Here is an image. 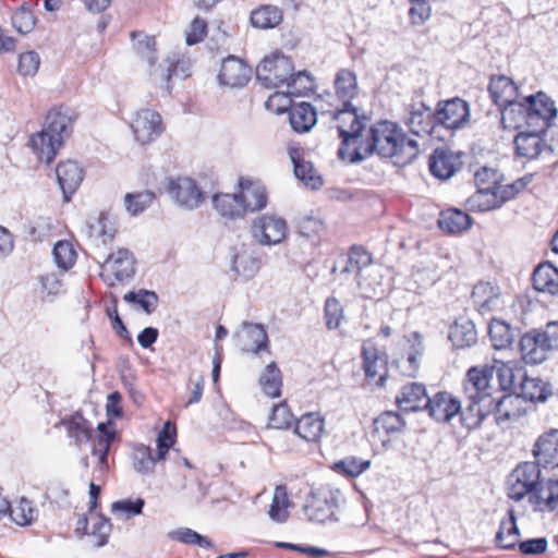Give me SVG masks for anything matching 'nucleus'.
<instances>
[{
	"instance_id": "obj_1",
	"label": "nucleus",
	"mask_w": 558,
	"mask_h": 558,
	"mask_svg": "<svg viewBox=\"0 0 558 558\" xmlns=\"http://www.w3.org/2000/svg\"><path fill=\"white\" fill-rule=\"evenodd\" d=\"M389 158L396 166L411 163L420 154L418 143L409 137L395 122L381 120L373 124L365 138L352 148L350 163H357L372 155Z\"/></svg>"
},
{
	"instance_id": "obj_2",
	"label": "nucleus",
	"mask_w": 558,
	"mask_h": 558,
	"mask_svg": "<svg viewBox=\"0 0 558 558\" xmlns=\"http://www.w3.org/2000/svg\"><path fill=\"white\" fill-rule=\"evenodd\" d=\"M76 119V113L63 106L47 113L43 130L33 134L29 141L40 161L50 165L54 160L64 141L71 136Z\"/></svg>"
},
{
	"instance_id": "obj_3",
	"label": "nucleus",
	"mask_w": 558,
	"mask_h": 558,
	"mask_svg": "<svg viewBox=\"0 0 558 558\" xmlns=\"http://www.w3.org/2000/svg\"><path fill=\"white\" fill-rule=\"evenodd\" d=\"M331 118L338 122L337 130L341 144L337 155L340 160L350 162V153L362 138V132L366 128L367 117L359 113V109L352 104L350 106H335L329 110Z\"/></svg>"
},
{
	"instance_id": "obj_4",
	"label": "nucleus",
	"mask_w": 558,
	"mask_h": 558,
	"mask_svg": "<svg viewBox=\"0 0 558 558\" xmlns=\"http://www.w3.org/2000/svg\"><path fill=\"white\" fill-rule=\"evenodd\" d=\"M518 112L529 129L547 131L557 114L555 101L544 92L529 95L515 105Z\"/></svg>"
},
{
	"instance_id": "obj_5",
	"label": "nucleus",
	"mask_w": 558,
	"mask_h": 558,
	"mask_svg": "<svg viewBox=\"0 0 558 558\" xmlns=\"http://www.w3.org/2000/svg\"><path fill=\"white\" fill-rule=\"evenodd\" d=\"M338 495L339 490L328 487L311 492L303 506L304 515L308 521L319 524L338 521L336 517L339 508Z\"/></svg>"
},
{
	"instance_id": "obj_6",
	"label": "nucleus",
	"mask_w": 558,
	"mask_h": 558,
	"mask_svg": "<svg viewBox=\"0 0 558 558\" xmlns=\"http://www.w3.org/2000/svg\"><path fill=\"white\" fill-rule=\"evenodd\" d=\"M294 65L289 57L280 53H274L266 57L256 66V78L266 88H278L287 85L292 76Z\"/></svg>"
},
{
	"instance_id": "obj_7",
	"label": "nucleus",
	"mask_w": 558,
	"mask_h": 558,
	"mask_svg": "<svg viewBox=\"0 0 558 558\" xmlns=\"http://www.w3.org/2000/svg\"><path fill=\"white\" fill-rule=\"evenodd\" d=\"M463 391L466 399H477L484 402H493V398L499 392L494 387V367H471L463 381Z\"/></svg>"
},
{
	"instance_id": "obj_8",
	"label": "nucleus",
	"mask_w": 558,
	"mask_h": 558,
	"mask_svg": "<svg viewBox=\"0 0 558 558\" xmlns=\"http://www.w3.org/2000/svg\"><path fill=\"white\" fill-rule=\"evenodd\" d=\"M488 93L493 102L499 108L500 124L507 129L506 114L515 112L518 86L506 75H494L489 81Z\"/></svg>"
},
{
	"instance_id": "obj_9",
	"label": "nucleus",
	"mask_w": 558,
	"mask_h": 558,
	"mask_svg": "<svg viewBox=\"0 0 558 558\" xmlns=\"http://www.w3.org/2000/svg\"><path fill=\"white\" fill-rule=\"evenodd\" d=\"M434 119L437 126L452 131L462 129L470 121L469 104L459 97L440 100L434 111Z\"/></svg>"
},
{
	"instance_id": "obj_10",
	"label": "nucleus",
	"mask_w": 558,
	"mask_h": 558,
	"mask_svg": "<svg viewBox=\"0 0 558 558\" xmlns=\"http://www.w3.org/2000/svg\"><path fill=\"white\" fill-rule=\"evenodd\" d=\"M539 465L535 462H522L510 474L508 497L515 501L522 500L541 483Z\"/></svg>"
},
{
	"instance_id": "obj_11",
	"label": "nucleus",
	"mask_w": 558,
	"mask_h": 558,
	"mask_svg": "<svg viewBox=\"0 0 558 558\" xmlns=\"http://www.w3.org/2000/svg\"><path fill=\"white\" fill-rule=\"evenodd\" d=\"M519 349L526 364H539L553 350V341L546 331L532 329L520 338Z\"/></svg>"
},
{
	"instance_id": "obj_12",
	"label": "nucleus",
	"mask_w": 558,
	"mask_h": 558,
	"mask_svg": "<svg viewBox=\"0 0 558 558\" xmlns=\"http://www.w3.org/2000/svg\"><path fill=\"white\" fill-rule=\"evenodd\" d=\"M252 234L262 245L278 244L286 238L287 222L280 217L264 215L254 220Z\"/></svg>"
},
{
	"instance_id": "obj_13",
	"label": "nucleus",
	"mask_w": 558,
	"mask_h": 558,
	"mask_svg": "<svg viewBox=\"0 0 558 558\" xmlns=\"http://www.w3.org/2000/svg\"><path fill=\"white\" fill-rule=\"evenodd\" d=\"M432 418L438 423H448L461 411V401L448 391H438L424 403Z\"/></svg>"
},
{
	"instance_id": "obj_14",
	"label": "nucleus",
	"mask_w": 558,
	"mask_h": 558,
	"mask_svg": "<svg viewBox=\"0 0 558 558\" xmlns=\"http://www.w3.org/2000/svg\"><path fill=\"white\" fill-rule=\"evenodd\" d=\"M546 131L529 129V131L520 132L514 137L515 154L519 157L534 159L543 154L551 155L554 148L545 144L543 135Z\"/></svg>"
},
{
	"instance_id": "obj_15",
	"label": "nucleus",
	"mask_w": 558,
	"mask_h": 558,
	"mask_svg": "<svg viewBox=\"0 0 558 558\" xmlns=\"http://www.w3.org/2000/svg\"><path fill=\"white\" fill-rule=\"evenodd\" d=\"M361 356L366 378L378 377L376 385L383 387L388 376L387 355L380 353L373 342L367 341L362 345Z\"/></svg>"
},
{
	"instance_id": "obj_16",
	"label": "nucleus",
	"mask_w": 558,
	"mask_h": 558,
	"mask_svg": "<svg viewBox=\"0 0 558 558\" xmlns=\"http://www.w3.org/2000/svg\"><path fill=\"white\" fill-rule=\"evenodd\" d=\"M131 128L136 141L142 144H148L158 137L161 132V117L158 112L143 109L137 112Z\"/></svg>"
},
{
	"instance_id": "obj_17",
	"label": "nucleus",
	"mask_w": 558,
	"mask_h": 558,
	"mask_svg": "<svg viewBox=\"0 0 558 558\" xmlns=\"http://www.w3.org/2000/svg\"><path fill=\"white\" fill-rule=\"evenodd\" d=\"M252 77V69L242 59L229 56L222 60L218 74L220 84L230 87H243Z\"/></svg>"
},
{
	"instance_id": "obj_18",
	"label": "nucleus",
	"mask_w": 558,
	"mask_h": 558,
	"mask_svg": "<svg viewBox=\"0 0 558 558\" xmlns=\"http://www.w3.org/2000/svg\"><path fill=\"white\" fill-rule=\"evenodd\" d=\"M404 123L414 135H430L437 128L434 111L422 101L408 107Z\"/></svg>"
},
{
	"instance_id": "obj_19",
	"label": "nucleus",
	"mask_w": 558,
	"mask_h": 558,
	"mask_svg": "<svg viewBox=\"0 0 558 558\" xmlns=\"http://www.w3.org/2000/svg\"><path fill=\"white\" fill-rule=\"evenodd\" d=\"M371 262V255L362 246L353 245L345 256H341L335 262L331 274H338L344 279H348L349 276L357 277Z\"/></svg>"
},
{
	"instance_id": "obj_20",
	"label": "nucleus",
	"mask_w": 558,
	"mask_h": 558,
	"mask_svg": "<svg viewBox=\"0 0 558 558\" xmlns=\"http://www.w3.org/2000/svg\"><path fill=\"white\" fill-rule=\"evenodd\" d=\"M535 463L544 469L558 466V429L542 434L534 444Z\"/></svg>"
},
{
	"instance_id": "obj_21",
	"label": "nucleus",
	"mask_w": 558,
	"mask_h": 558,
	"mask_svg": "<svg viewBox=\"0 0 558 558\" xmlns=\"http://www.w3.org/2000/svg\"><path fill=\"white\" fill-rule=\"evenodd\" d=\"M169 192L180 206L197 208L204 201V194L191 178H179L170 182Z\"/></svg>"
},
{
	"instance_id": "obj_22",
	"label": "nucleus",
	"mask_w": 558,
	"mask_h": 558,
	"mask_svg": "<svg viewBox=\"0 0 558 558\" xmlns=\"http://www.w3.org/2000/svg\"><path fill=\"white\" fill-rule=\"evenodd\" d=\"M289 157L293 163V171L305 186L312 190H318L323 185V179L315 170L313 163L304 158V150L301 147L290 146L288 149Z\"/></svg>"
},
{
	"instance_id": "obj_23",
	"label": "nucleus",
	"mask_w": 558,
	"mask_h": 558,
	"mask_svg": "<svg viewBox=\"0 0 558 558\" xmlns=\"http://www.w3.org/2000/svg\"><path fill=\"white\" fill-rule=\"evenodd\" d=\"M56 174L63 198L69 202L84 179V170L76 161L66 160L57 166Z\"/></svg>"
},
{
	"instance_id": "obj_24",
	"label": "nucleus",
	"mask_w": 558,
	"mask_h": 558,
	"mask_svg": "<svg viewBox=\"0 0 558 558\" xmlns=\"http://www.w3.org/2000/svg\"><path fill=\"white\" fill-rule=\"evenodd\" d=\"M430 173L441 180L451 178L462 166L460 156L449 149L437 148L429 157Z\"/></svg>"
},
{
	"instance_id": "obj_25",
	"label": "nucleus",
	"mask_w": 558,
	"mask_h": 558,
	"mask_svg": "<svg viewBox=\"0 0 558 558\" xmlns=\"http://www.w3.org/2000/svg\"><path fill=\"white\" fill-rule=\"evenodd\" d=\"M238 338L243 352L258 354L269 349L268 335L263 325L244 322Z\"/></svg>"
},
{
	"instance_id": "obj_26",
	"label": "nucleus",
	"mask_w": 558,
	"mask_h": 558,
	"mask_svg": "<svg viewBox=\"0 0 558 558\" xmlns=\"http://www.w3.org/2000/svg\"><path fill=\"white\" fill-rule=\"evenodd\" d=\"M239 196L241 203L245 207V214L247 211H257L262 210L267 205V193L266 189L257 183L253 182L250 179H245L240 177L239 179Z\"/></svg>"
},
{
	"instance_id": "obj_27",
	"label": "nucleus",
	"mask_w": 558,
	"mask_h": 558,
	"mask_svg": "<svg viewBox=\"0 0 558 558\" xmlns=\"http://www.w3.org/2000/svg\"><path fill=\"white\" fill-rule=\"evenodd\" d=\"M428 398L425 385L410 383L401 388L396 397V403L404 412H416L424 410V403Z\"/></svg>"
},
{
	"instance_id": "obj_28",
	"label": "nucleus",
	"mask_w": 558,
	"mask_h": 558,
	"mask_svg": "<svg viewBox=\"0 0 558 558\" xmlns=\"http://www.w3.org/2000/svg\"><path fill=\"white\" fill-rule=\"evenodd\" d=\"M519 399L515 395L494 396L493 402H489L490 414L495 415L498 425L514 421L521 416V410L518 405Z\"/></svg>"
},
{
	"instance_id": "obj_29",
	"label": "nucleus",
	"mask_w": 558,
	"mask_h": 558,
	"mask_svg": "<svg viewBox=\"0 0 558 558\" xmlns=\"http://www.w3.org/2000/svg\"><path fill=\"white\" fill-rule=\"evenodd\" d=\"M514 395L518 399L522 398L531 402H544L550 395L548 384L537 377L527 376L524 371L523 376L514 388Z\"/></svg>"
},
{
	"instance_id": "obj_30",
	"label": "nucleus",
	"mask_w": 558,
	"mask_h": 558,
	"mask_svg": "<svg viewBox=\"0 0 558 558\" xmlns=\"http://www.w3.org/2000/svg\"><path fill=\"white\" fill-rule=\"evenodd\" d=\"M558 268L551 262L538 264L532 274L533 288L542 293L555 295L558 293Z\"/></svg>"
},
{
	"instance_id": "obj_31",
	"label": "nucleus",
	"mask_w": 558,
	"mask_h": 558,
	"mask_svg": "<svg viewBox=\"0 0 558 558\" xmlns=\"http://www.w3.org/2000/svg\"><path fill=\"white\" fill-rule=\"evenodd\" d=\"M335 95L339 104L350 106L359 92L357 78L353 71L340 69L333 81Z\"/></svg>"
},
{
	"instance_id": "obj_32",
	"label": "nucleus",
	"mask_w": 558,
	"mask_h": 558,
	"mask_svg": "<svg viewBox=\"0 0 558 558\" xmlns=\"http://www.w3.org/2000/svg\"><path fill=\"white\" fill-rule=\"evenodd\" d=\"M60 424L66 428L68 437L73 440L74 446L78 449L92 439L93 426L90 422L78 412L61 420Z\"/></svg>"
},
{
	"instance_id": "obj_33",
	"label": "nucleus",
	"mask_w": 558,
	"mask_h": 558,
	"mask_svg": "<svg viewBox=\"0 0 558 558\" xmlns=\"http://www.w3.org/2000/svg\"><path fill=\"white\" fill-rule=\"evenodd\" d=\"M466 404L461 411L460 422L469 430L478 428L483 421L490 414L489 402L477 399H466Z\"/></svg>"
},
{
	"instance_id": "obj_34",
	"label": "nucleus",
	"mask_w": 558,
	"mask_h": 558,
	"mask_svg": "<svg viewBox=\"0 0 558 558\" xmlns=\"http://www.w3.org/2000/svg\"><path fill=\"white\" fill-rule=\"evenodd\" d=\"M213 205L218 214L227 220H235L245 215V207L238 193H217L213 196Z\"/></svg>"
},
{
	"instance_id": "obj_35",
	"label": "nucleus",
	"mask_w": 558,
	"mask_h": 558,
	"mask_svg": "<svg viewBox=\"0 0 558 558\" xmlns=\"http://www.w3.org/2000/svg\"><path fill=\"white\" fill-rule=\"evenodd\" d=\"M108 265L118 281L132 278L135 274V259L128 248H119L110 254L105 262V266Z\"/></svg>"
},
{
	"instance_id": "obj_36",
	"label": "nucleus",
	"mask_w": 558,
	"mask_h": 558,
	"mask_svg": "<svg viewBox=\"0 0 558 558\" xmlns=\"http://www.w3.org/2000/svg\"><path fill=\"white\" fill-rule=\"evenodd\" d=\"M437 223L440 230L456 234L468 230L472 225V219L460 209L449 208L440 211Z\"/></svg>"
},
{
	"instance_id": "obj_37",
	"label": "nucleus",
	"mask_w": 558,
	"mask_h": 558,
	"mask_svg": "<svg viewBox=\"0 0 558 558\" xmlns=\"http://www.w3.org/2000/svg\"><path fill=\"white\" fill-rule=\"evenodd\" d=\"M289 121L293 131L308 132L316 123L317 116L314 107L308 102H300L289 110Z\"/></svg>"
},
{
	"instance_id": "obj_38",
	"label": "nucleus",
	"mask_w": 558,
	"mask_h": 558,
	"mask_svg": "<svg viewBox=\"0 0 558 558\" xmlns=\"http://www.w3.org/2000/svg\"><path fill=\"white\" fill-rule=\"evenodd\" d=\"M494 367V379H497L499 386V392L510 391V395H514V388L518 387V383L523 376L524 368L517 367L512 363H500L493 365Z\"/></svg>"
},
{
	"instance_id": "obj_39",
	"label": "nucleus",
	"mask_w": 558,
	"mask_h": 558,
	"mask_svg": "<svg viewBox=\"0 0 558 558\" xmlns=\"http://www.w3.org/2000/svg\"><path fill=\"white\" fill-rule=\"evenodd\" d=\"M449 339L458 349L469 348L476 343L477 332L472 320L460 318L450 327Z\"/></svg>"
},
{
	"instance_id": "obj_40",
	"label": "nucleus",
	"mask_w": 558,
	"mask_h": 558,
	"mask_svg": "<svg viewBox=\"0 0 558 558\" xmlns=\"http://www.w3.org/2000/svg\"><path fill=\"white\" fill-rule=\"evenodd\" d=\"M508 520L500 522L499 529L495 536V544L498 548L510 550L520 542L518 541L520 532L517 525V519L513 509L508 510Z\"/></svg>"
},
{
	"instance_id": "obj_41",
	"label": "nucleus",
	"mask_w": 558,
	"mask_h": 558,
	"mask_svg": "<svg viewBox=\"0 0 558 558\" xmlns=\"http://www.w3.org/2000/svg\"><path fill=\"white\" fill-rule=\"evenodd\" d=\"M323 432L324 418L316 413L304 414L295 422L294 433L306 441L319 440Z\"/></svg>"
},
{
	"instance_id": "obj_42",
	"label": "nucleus",
	"mask_w": 558,
	"mask_h": 558,
	"mask_svg": "<svg viewBox=\"0 0 558 558\" xmlns=\"http://www.w3.org/2000/svg\"><path fill=\"white\" fill-rule=\"evenodd\" d=\"M547 486L542 482L529 494V501L538 511H553L558 502V495H555L553 487L558 486V481L549 480Z\"/></svg>"
},
{
	"instance_id": "obj_43",
	"label": "nucleus",
	"mask_w": 558,
	"mask_h": 558,
	"mask_svg": "<svg viewBox=\"0 0 558 558\" xmlns=\"http://www.w3.org/2000/svg\"><path fill=\"white\" fill-rule=\"evenodd\" d=\"M111 423H100L98 424L99 435L94 440V446L92 449V454L98 457L99 465L101 470L108 468V453L111 447L112 441L117 437V433L114 429H110L109 425Z\"/></svg>"
},
{
	"instance_id": "obj_44",
	"label": "nucleus",
	"mask_w": 558,
	"mask_h": 558,
	"mask_svg": "<svg viewBox=\"0 0 558 558\" xmlns=\"http://www.w3.org/2000/svg\"><path fill=\"white\" fill-rule=\"evenodd\" d=\"M259 386L263 392L270 398H278L281 395L282 374L276 362L269 363L262 372Z\"/></svg>"
},
{
	"instance_id": "obj_45",
	"label": "nucleus",
	"mask_w": 558,
	"mask_h": 558,
	"mask_svg": "<svg viewBox=\"0 0 558 558\" xmlns=\"http://www.w3.org/2000/svg\"><path fill=\"white\" fill-rule=\"evenodd\" d=\"M488 336L496 350L510 347L514 340V332L511 326L505 320L492 318L488 325Z\"/></svg>"
},
{
	"instance_id": "obj_46",
	"label": "nucleus",
	"mask_w": 558,
	"mask_h": 558,
	"mask_svg": "<svg viewBox=\"0 0 558 558\" xmlns=\"http://www.w3.org/2000/svg\"><path fill=\"white\" fill-rule=\"evenodd\" d=\"M250 21L256 28H274L282 21V12L275 5H262L252 11Z\"/></svg>"
},
{
	"instance_id": "obj_47",
	"label": "nucleus",
	"mask_w": 558,
	"mask_h": 558,
	"mask_svg": "<svg viewBox=\"0 0 558 558\" xmlns=\"http://www.w3.org/2000/svg\"><path fill=\"white\" fill-rule=\"evenodd\" d=\"M373 425L375 433L392 436L404 430L405 421L398 412L385 411L374 420Z\"/></svg>"
},
{
	"instance_id": "obj_48",
	"label": "nucleus",
	"mask_w": 558,
	"mask_h": 558,
	"mask_svg": "<svg viewBox=\"0 0 558 558\" xmlns=\"http://www.w3.org/2000/svg\"><path fill=\"white\" fill-rule=\"evenodd\" d=\"M466 207L471 211L484 213L501 207L496 191H482L480 189L466 199Z\"/></svg>"
},
{
	"instance_id": "obj_49",
	"label": "nucleus",
	"mask_w": 558,
	"mask_h": 558,
	"mask_svg": "<svg viewBox=\"0 0 558 558\" xmlns=\"http://www.w3.org/2000/svg\"><path fill=\"white\" fill-rule=\"evenodd\" d=\"M157 456L153 454L150 447L145 445H136L132 452V464L134 470L140 474H150L154 472Z\"/></svg>"
},
{
	"instance_id": "obj_50",
	"label": "nucleus",
	"mask_w": 558,
	"mask_h": 558,
	"mask_svg": "<svg viewBox=\"0 0 558 558\" xmlns=\"http://www.w3.org/2000/svg\"><path fill=\"white\" fill-rule=\"evenodd\" d=\"M290 505L286 486H277L269 507V518L276 523H284L289 518Z\"/></svg>"
},
{
	"instance_id": "obj_51",
	"label": "nucleus",
	"mask_w": 558,
	"mask_h": 558,
	"mask_svg": "<svg viewBox=\"0 0 558 558\" xmlns=\"http://www.w3.org/2000/svg\"><path fill=\"white\" fill-rule=\"evenodd\" d=\"M288 93L295 97L306 96L314 89V80L307 71H292L291 78L287 82Z\"/></svg>"
},
{
	"instance_id": "obj_52",
	"label": "nucleus",
	"mask_w": 558,
	"mask_h": 558,
	"mask_svg": "<svg viewBox=\"0 0 558 558\" xmlns=\"http://www.w3.org/2000/svg\"><path fill=\"white\" fill-rule=\"evenodd\" d=\"M131 38L134 41V48L136 52L144 58L150 65L156 61L155 46L156 40L154 36H148L143 32L133 31Z\"/></svg>"
},
{
	"instance_id": "obj_53",
	"label": "nucleus",
	"mask_w": 558,
	"mask_h": 558,
	"mask_svg": "<svg viewBox=\"0 0 558 558\" xmlns=\"http://www.w3.org/2000/svg\"><path fill=\"white\" fill-rule=\"evenodd\" d=\"M171 539L202 548H214V543L207 537L189 527H180L169 533Z\"/></svg>"
},
{
	"instance_id": "obj_54",
	"label": "nucleus",
	"mask_w": 558,
	"mask_h": 558,
	"mask_svg": "<svg viewBox=\"0 0 558 558\" xmlns=\"http://www.w3.org/2000/svg\"><path fill=\"white\" fill-rule=\"evenodd\" d=\"M124 301L140 305L145 313L151 314L157 305L159 298L155 291L140 289L138 291H130L124 295Z\"/></svg>"
},
{
	"instance_id": "obj_55",
	"label": "nucleus",
	"mask_w": 558,
	"mask_h": 558,
	"mask_svg": "<svg viewBox=\"0 0 558 558\" xmlns=\"http://www.w3.org/2000/svg\"><path fill=\"white\" fill-rule=\"evenodd\" d=\"M11 519L19 525L25 526L32 524L37 518V509L33 507L31 500L21 498L15 507L9 509Z\"/></svg>"
},
{
	"instance_id": "obj_56",
	"label": "nucleus",
	"mask_w": 558,
	"mask_h": 558,
	"mask_svg": "<svg viewBox=\"0 0 558 558\" xmlns=\"http://www.w3.org/2000/svg\"><path fill=\"white\" fill-rule=\"evenodd\" d=\"M260 268V260L251 253L238 254L233 258L232 269L246 278L254 277Z\"/></svg>"
},
{
	"instance_id": "obj_57",
	"label": "nucleus",
	"mask_w": 558,
	"mask_h": 558,
	"mask_svg": "<svg viewBox=\"0 0 558 558\" xmlns=\"http://www.w3.org/2000/svg\"><path fill=\"white\" fill-rule=\"evenodd\" d=\"M369 460H362L360 458L350 456L335 462L333 470L341 474L351 477H356L363 472H365L369 468Z\"/></svg>"
},
{
	"instance_id": "obj_58",
	"label": "nucleus",
	"mask_w": 558,
	"mask_h": 558,
	"mask_svg": "<svg viewBox=\"0 0 558 558\" xmlns=\"http://www.w3.org/2000/svg\"><path fill=\"white\" fill-rule=\"evenodd\" d=\"M294 416L286 401L272 407L269 415L268 427L276 429H288L292 426Z\"/></svg>"
},
{
	"instance_id": "obj_59",
	"label": "nucleus",
	"mask_w": 558,
	"mask_h": 558,
	"mask_svg": "<svg viewBox=\"0 0 558 558\" xmlns=\"http://www.w3.org/2000/svg\"><path fill=\"white\" fill-rule=\"evenodd\" d=\"M92 531L90 535L96 538V547H102L108 543L112 524L108 518L102 514H90Z\"/></svg>"
},
{
	"instance_id": "obj_60",
	"label": "nucleus",
	"mask_w": 558,
	"mask_h": 558,
	"mask_svg": "<svg viewBox=\"0 0 558 558\" xmlns=\"http://www.w3.org/2000/svg\"><path fill=\"white\" fill-rule=\"evenodd\" d=\"M11 21L12 26L23 35L29 34L36 25V19L26 3L15 10Z\"/></svg>"
},
{
	"instance_id": "obj_61",
	"label": "nucleus",
	"mask_w": 558,
	"mask_h": 558,
	"mask_svg": "<svg viewBox=\"0 0 558 558\" xmlns=\"http://www.w3.org/2000/svg\"><path fill=\"white\" fill-rule=\"evenodd\" d=\"M154 199L155 194L150 191L128 193L124 198L125 208L132 216H136L149 207Z\"/></svg>"
},
{
	"instance_id": "obj_62",
	"label": "nucleus",
	"mask_w": 558,
	"mask_h": 558,
	"mask_svg": "<svg viewBox=\"0 0 558 558\" xmlns=\"http://www.w3.org/2000/svg\"><path fill=\"white\" fill-rule=\"evenodd\" d=\"M54 262L59 268L64 270L71 268L76 258V253L69 241H59L54 244L52 251Z\"/></svg>"
},
{
	"instance_id": "obj_63",
	"label": "nucleus",
	"mask_w": 558,
	"mask_h": 558,
	"mask_svg": "<svg viewBox=\"0 0 558 558\" xmlns=\"http://www.w3.org/2000/svg\"><path fill=\"white\" fill-rule=\"evenodd\" d=\"M502 180V174L497 170L483 167L474 174V181L477 189L482 191H496L499 189V182Z\"/></svg>"
},
{
	"instance_id": "obj_64",
	"label": "nucleus",
	"mask_w": 558,
	"mask_h": 558,
	"mask_svg": "<svg viewBox=\"0 0 558 558\" xmlns=\"http://www.w3.org/2000/svg\"><path fill=\"white\" fill-rule=\"evenodd\" d=\"M324 318L329 330L337 329L343 319V307L333 296H329L324 305Z\"/></svg>"
}]
</instances>
